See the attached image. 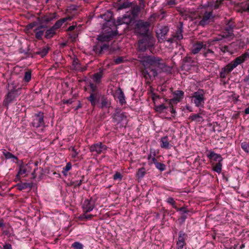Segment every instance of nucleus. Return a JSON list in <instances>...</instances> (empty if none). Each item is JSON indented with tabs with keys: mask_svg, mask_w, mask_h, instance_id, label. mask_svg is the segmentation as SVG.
<instances>
[{
	"mask_svg": "<svg viewBox=\"0 0 249 249\" xmlns=\"http://www.w3.org/2000/svg\"><path fill=\"white\" fill-rule=\"evenodd\" d=\"M138 58L144 67L142 70V73L148 85L151 84V82L155 79L159 73L166 72L169 70V67L160 57L151 55L139 56Z\"/></svg>",
	"mask_w": 249,
	"mask_h": 249,
	"instance_id": "1",
	"label": "nucleus"
},
{
	"mask_svg": "<svg viewBox=\"0 0 249 249\" xmlns=\"http://www.w3.org/2000/svg\"><path fill=\"white\" fill-rule=\"evenodd\" d=\"M11 84L13 86L12 89H8V92L5 95L2 102V106L7 108H8L9 104L16 101L21 93V88L14 85L13 83Z\"/></svg>",
	"mask_w": 249,
	"mask_h": 249,
	"instance_id": "2",
	"label": "nucleus"
},
{
	"mask_svg": "<svg viewBox=\"0 0 249 249\" xmlns=\"http://www.w3.org/2000/svg\"><path fill=\"white\" fill-rule=\"evenodd\" d=\"M151 23L149 21H145L142 19L135 21L133 32L137 36L146 35L149 33V27Z\"/></svg>",
	"mask_w": 249,
	"mask_h": 249,
	"instance_id": "3",
	"label": "nucleus"
},
{
	"mask_svg": "<svg viewBox=\"0 0 249 249\" xmlns=\"http://www.w3.org/2000/svg\"><path fill=\"white\" fill-rule=\"evenodd\" d=\"M141 36L142 38L138 41V47L140 51L144 52L148 48L152 47L154 45L155 39L150 33Z\"/></svg>",
	"mask_w": 249,
	"mask_h": 249,
	"instance_id": "4",
	"label": "nucleus"
},
{
	"mask_svg": "<svg viewBox=\"0 0 249 249\" xmlns=\"http://www.w3.org/2000/svg\"><path fill=\"white\" fill-rule=\"evenodd\" d=\"M58 15L56 12L53 13H49L42 17H38L37 18V21H38V24H39V25L37 28L34 30V31L36 32L37 30L40 31V29L46 28L47 26L43 24H47L53 19L58 18Z\"/></svg>",
	"mask_w": 249,
	"mask_h": 249,
	"instance_id": "5",
	"label": "nucleus"
},
{
	"mask_svg": "<svg viewBox=\"0 0 249 249\" xmlns=\"http://www.w3.org/2000/svg\"><path fill=\"white\" fill-rule=\"evenodd\" d=\"M205 91L203 89H199L192 94V100L197 107H203L205 101Z\"/></svg>",
	"mask_w": 249,
	"mask_h": 249,
	"instance_id": "6",
	"label": "nucleus"
},
{
	"mask_svg": "<svg viewBox=\"0 0 249 249\" xmlns=\"http://www.w3.org/2000/svg\"><path fill=\"white\" fill-rule=\"evenodd\" d=\"M44 113L42 111H38L37 113H35L32 125L33 127L38 128L41 126L45 125L44 121Z\"/></svg>",
	"mask_w": 249,
	"mask_h": 249,
	"instance_id": "7",
	"label": "nucleus"
},
{
	"mask_svg": "<svg viewBox=\"0 0 249 249\" xmlns=\"http://www.w3.org/2000/svg\"><path fill=\"white\" fill-rule=\"evenodd\" d=\"M118 32L117 31L110 30L107 33H103L98 36L97 39L101 42H108L117 36Z\"/></svg>",
	"mask_w": 249,
	"mask_h": 249,
	"instance_id": "8",
	"label": "nucleus"
},
{
	"mask_svg": "<svg viewBox=\"0 0 249 249\" xmlns=\"http://www.w3.org/2000/svg\"><path fill=\"white\" fill-rule=\"evenodd\" d=\"M248 58H249V50L243 53L241 55L237 57L234 60L230 63L234 68H236L238 65L244 62Z\"/></svg>",
	"mask_w": 249,
	"mask_h": 249,
	"instance_id": "9",
	"label": "nucleus"
},
{
	"mask_svg": "<svg viewBox=\"0 0 249 249\" xmlns=\"http://www.w3.org/2000/svg\"><path fill=\"white\" fill-rule=\"evenodd\" d=\"M174 97L171 99H164L166 102H170L171 104H177L180 102L184 97V93L182 90H177L173 93Z\"/></svg>",
	"mask_w": 249,
	"mask_h": 249,
	"instance_id": "10",
	"label": "nucleus"
},
{
	"mask_svg": "<svg viewBox=\"0 0 249 249\" xmlns=\"http://www.w3.org/2000/svg\"><path fill=\"white\" fill-rule=\"evenodd\" d=\"M195 64L196 61L195 58L190 56L187 55L182 60V69L190 70L191 67L195 66Z\"/></svg>",
	"mask_w": 249,
	"mask_h": 249,
	"instance_id": "11",
	"label": "nucleus"
},
{
	"mask_svg": "<svg viewBox=\"0 0 249 249\" xmlns=\"http://www.w3.org/2000/svg\"><path fill=\"white\" fill-rule=\"evenodd\" d=\"M107 146L103 144L101 142L92 144L89 147L90 152H95L97 154H100L103 151L107 149Z\"/></svg>",
	"mask_w": 249,
	"mask_h": 249,
	"instance_id": "12",
	"label": "nucleus"
},
{
	"mask_svg": "<svg viewBox=\"0 0 249 249\" xmlns=\"http://www.w3.org/2000/svg\"><path fill=\"white\" fill-rule=\"evenodd\" d=\"M95 201L96 200L92 197L90 199H86L83 206V212L85 213L91 212L95 207Z\"/></svg>",
	"mask_w": 249,
	"mask_h": 249,
	"instance_id": "13",
	"label": "nucleus"
},
{
	"mask_svg": "<svg viewBox=\"0 0 249 249\" xmlns=\"http://www.w3.org/2000/svg\"><path fill=\"white\" fill-rule=\"evenodd\" d=\"M98 107L102 109H104L106 108H108L107 112L109 113V109L110 107H111V103L110 100L109 99L106 95H102L101 97Z\"/></svg>",
	"mask_w": 249,
	"mask_h": 249,
	"instance_id": "14",
	"label": "nucleus"
},
{
	"mask_svg": "<svg viewBox=\"0 0 249 249\" xmlns=\"http://www.w3.org/2000/svg\"><path fill=\"white\" fill-rule=\"evenodd\" d=\"M213 11L205 12L202 18L199 22V25L204 27L206 25L208 24L211 21V20H213L214 17V16L213 15Z\"/></svg>",
	"mask_w": 249,
	"mask_h": 249,
	"instance_id": "15",
	"label": "nucleus"
},
{
	"mask_svg": "<svg viewBox=\"0 0 249 249\" xmlns=\"http://www.w3.org/2000/svg\"><path fill=\"white\" fill-rule=\"evenodd\" d=\"M102 96L100 93H90L87 100L90 102L91 106L95 107L99 103Z\"/></svg>",
	"mask_w": 249,
	"mask_h": 249,
	"instance_id": "16",
	"label": "nucleus"
},
{
	"mask_svg": "<svg viewBox=\"0 0 249 249\" xmlns=\"http://www.w3.org/2000/svg\"><path fill=\"white\" fill-rule=\"evenodd\" d=\"M141 8L139 5L136 4L133 6H131L130 10L131 15H129L127 16L128 18L129 19V22H131L138 17Z\"/></svg>",
	"mask_w": 249,
	"mask_h": 249,
	"instance_id": "17",
	"label": "nucleus"
},
{
	"mask_svg": "<svg viewBox=\"0 0 249 249\" xmlns=\"http://www.w3.org/2000/svg\"><path fill=\"white\" fill-rule=\"evenodd\" d=\"M234 68L229 63L225 67L221 69L219 72V77L221 79H225L227 75L231 72Z\"/></svg>",
	"mask_w": 249,
	"mask_h": 249,
	"instance_id": "18",
	"label": "nucleus"
},
{
	"mask_svg": "<svg viewBox=\"0 0 249 249\" xmlns=\"http://www.w3.org/2000/svg\"><path fill=\"white\" fill-rule=\"evenodd\" d=\"M207 157L210 160L212 164L214 163V162H222L223 160V158L220 154L215 153L214 151L212 150L210 151L207 154Z\"/></svg>",
	"mask_w": 249,
	"mask_h": 249,
	"instance_id": "19",
	"label": "nucleus"
},
{
	"mask_svg": "<svg viewBox=\"0 0 249 249\" xmlns=\"http://www.w3.org/2000/svg\"><path fill=\"white\" fill-rule=\"evenodd\" d=\"M126 118L127 117L124 112L114 113L112 115V122L117 123V124L121 123L124 119L126 120Z\"/></svg>",
	"mask_w": 249,
	"mask_h": 249,
	"instance_id": "20",
	"label": "nucleus"
},
{
	"mask_svg": "<svg viewBox=\"0 0 249 249\" xmlns=\"http://www.w3.org/2000/svg\"><path fill=\"white\" fill-rule=\"evenodd\" d=\"M77 179H73L71 181V185L73 186L74 188L79 187L82 183H85L87 180H85L84 175H77Z\"/></svg>",
	"mask_w": 249,
	"mask_h": 249,
	"instance_id": "21",
	"label": "nucleus"
},
{
	"mask_svg": "<svg viewBox=\"0 0 249 249\" xmlns=\"http://www.w3.org/2000/svg\"><path fill=\"white\" fill-rule=\"evenodd\" d=\"M203 51V42L197 41L191 47V53L194 54L198 53L201 50Z\"/></svg>",
	"mask_w": 249,
	"mask_h": 249,
	"instance_id": "22",
	"label": "nucleus"
},
{
	"mask_svg": "<svg viewBox=\"0 0 249 249\" xmlns=\"http://www.w3.org/2000/svg\"><path fill=\"white\" fill-rule=\"evenodd\" d=\"M169 31V28L167 26H162L156 32L158 38L162 39V37L167 34Z\"/></svg>",
	"mask_w": 249,
	"mask_h": 249,
	"instance_id": "23",
	"label": "nucleus"
},
{
	"mask_svg": "<svg viewBox=\"0 0 249 249\" xmlns=\"http://www.w3.org/2000/svg\"><path fill=\"white\" fill-rule=\"evenodd\" d=\"M73 18L71 16H68L67 17L61 18L59 20H58L52 26L53 29H54L55 30H56L58 28H59L66 21L69 20L71 21L72 19Z\"/></svg>",
	"mask_w": 249,
	"mask_h": 249,
	"instance_id": "24",
	"label": "nucleus"
},
{
	"mask_svg": "<svg viewBox=\"0 0 249 249\" xmlns=\"http://www.w3.org/2000/svg\"><path fill=\"white\" fill-rule=\"evenodd\" d=\"M160 142V145L162 148L169 149L172 146V145L169 143L168 137L167 136L161 137Z\"/></svg>",
	"mask_w": 249,
	"mask_h": 249,
	"instance_id": "25",
	"label": "nucleus"
},
{
	"mask_svg": "<svg viewBox=\"0 0 249 249\" xmlns=\"http://www.w3.org/2000/svg\"><path fill=\"white\" fill-rule=\"evenodd\" d=\"M235 26V25L231 21H229L225 27V31L228 33V35H227L228 37H230L233 35V29Z\"/></svg>",
	"mask_w": 249,
	"mask_h": 249,
	"instance_id": "26",
	"label": "nucleus"
},
{
	"mask_svg": "<svg viewBox=\"0 0 249 249\" xmlns=\"http://www.w3.org/2000/svg\"><path fill=\"white\" fill-rule=\"evenodd\" d=\"M49 49L50 47L48 46H45L42 48H38L36 51H35V54H36V55H39L43 58L48 54Z\"/></svg>",
	"mask_w": 249,
	"mask_h": 249,
	"instance_id": "27",
	"label": "nucleus"
},
{
	"mask_svg": "<svg viewBox=\"0 0 249 249\" xmlns=\"http://www.w3.org/2000/svg\"><path fill=\"white\" fill-rule=\"evenodd\" d=\"M16 187L18 190L22 191L27 188L31 189L33 187V183L22 182L17 184Z\"/></svg>",
	"mask_w": 249,
	"mask_h": 249,
	"instance_id": "28",
	"label": "nucleus"
},
{
	"mask_svg": "<svg viewBox=\"0 0 249 249\" xmlns=\"http://www.w3.org/2000/svg\"><path fill=\"white\" fill-rule=\"evenodd\" d=\"M203 56L208 60H212L214 56V53L211 49H203Z\"/></svg>",
	"mask_w": 249,
	"mask_h": 249,
	"instance_id": "29",
	"label": "nucleus"
},
{
	"mask_svg": "<svg viewBox=\"0 0 249 249\" xmlns=\"http://www.w3.org/2000/svg\"><path fill=\"white\" fill-rule=\"evenodd\" d=\"M202 112L198 113L197 114H193L190 116L189 119L191 120V121H196L197 122H203L204 119L203 118Z\"/></svg>",
	"mask_w": 249,
	"mask_h": 249,
	"instance_id": "30",
	"label": "nucleus"
},
{
	"mask_svg": "<svg viewBox=\"0 0 249 249\" xmlns=\"http://www.w3.org/2000/svg\"><path fill=\"white\" fill-rule=\"evenodd\" d=\"M118 91L119 92L118 99L119 101V103H120V104L121 105H123L124 104L126 103L124 93L122 89L120 88H119Z\"/></svg>",
	"mask_w": 249,
	"mask_h": 249,
	"instance_id": "31",
	"label": "nucleus"
},
{
	"mask_svg": "<svg viewBox=\"0 0 249 249\" xmlns=\"http://www.w3.org/2000/svg\"><path fill=\"white\" fill-rule=\"evenodd\" d=\"M213 167V170L215 172L219 174L222 171V162H217L216 164L213 163L212 164Z\"/></svg>",
	"mask_w": 249,
	"mask_h": 249,
	"instance_id": "32",
	"label": "nucleus"
},
{
	"mask_svg": "<svg viewBox=\"0 0 249 249\" xmlns=\"http://www.w3.org/2000/svg\"><path fill=\"white\" fill-rule=\"evenodd\" d=\"M55 29H53L52 27L50 29L47 30L45 34V37L49 39L53 37V36L55 34Z\"/></svg>",
	"mask_w": 249,
	"mask_h": 249,
	"instance_id": "33",
	"label": "nucleus"
},
{
	"mask_svg": "<svg viewBox=\"0 0 249 249\" xmlns=\"http://www.w3.org/2000/svg\"><path fill=\"white\" fill-rule=\"evenodd\" d=\"M132 2L130 1H125L122 4H120L117 8V10H121L132 6Z\"/></svg>",
	"mask_w": 249,
	"mask_h": 249,
	"instance_id": "34",
	"label": "nucleus"
},
{
	"mask_svg": "<svg viewBox=\"0 0 249 249\" xmlns=\"http://www.w3.org/2000/svg\"><path fill=\"white\" fill-rule=\"evenodd\" d=\"M103 76V71L101 70L99 72H96L94 74L93 76V80L96 83H99Z\"/></svg>",
	"mask_w": 249,
	"mask_h": 249,
	"instance_id": "35",
	"label": "nucleus"
},
{
	"mask_svg": "<svg viewBox=\"0 0 249 249\" xmlns=\"http://www.w3.org/2000/svg\"><path fill=\"white\" fill-rule=\"evenodd\" d=\"M183 30L182 27H178L176 33V35L174 36V38H176L177 40H180L183 38L182 35Z\"/></svg>",
	"mask_w": 249,
	"mask_h": 249,
	"instance_id": "36",
	"label": "nucleus"
},
{
	"mask_svg": "<svg viewBox=\"0 0 249 249\" xmlns=\"http://www.w3.org/2000/svg\"><path fill=\"white\" fill-rule=\"evenodd\" d=\"M168 106H166L164 104L155 106V110L156 112L161 113L163 112L164 110L167 109Z\"/></svg>",
	"mask_w": 249,
	"mask_h": 249,
	"instance_id": "37",
	"label": "nucleus"
},
{
	"mask_svg": "<svg viewBox=\"0 0 249 249\" xmlns=\"http://www.w3.org/2000/svg\"><path fill=\"white\" fill-rule=\"evenodd\" d=\"M32 77V71L31 70H28L24 73V76L23 77V81L25 82H29Z\"/></svg>",
	"mask_w": 249,
	"mask_h": 249,
	"instance_id": "38",
	"label": "nucleus"
},
{
	"mask_svg": "<svg viewBox=\"0 0 249 249\" xmlns=\"http://www.w3.org/2000/svg\"><path fill=\"white\" fill-rule=\"evenodd\" d=\"M3 154L6 159H13L17 160H18V158H17V157L15 156L14 155H13L10 152L6 151V150H4V151H3Z\"/></svg>",
	"mask_w": 249,
	"mask_h": 249,
	"instance_id": "39",
	"label": "nucleus"
},
{
	"mask_svg": "<svg viewBox=\"0 0 249 249\" xmlns=\"http://www.w3.org/2000/svg\"><path fill=\"white\" fill-rule=\"evenodd\" d=\"M146 174L145 169L144 167L140 168L138 169L136 176L138 178H142Z\"/></svg>",
	"mask_w": 249,
	"mask_h": 249,
	"instance_id": "40",
	"label": "nucleus"
},
{
	"mask_svg": "<svg viewBox=\"0 0 249 249\" xmlns=\"http://www.w3.org/2000/svg\"><path fill=\"white\" fill-rule=\"evenodd\" d=\"M27 169L25 167V165H24L22 161H21V164L20 165L19 167V170H18V174H20V175L25 174L27 172Z\"/></svg>",
	"mask_w": 249,
	"mask_h": 249,
	"instance_id": "41",
	"label": "nucleus"
},
{
	"mask_svg": "<svg viewBox=\"0 0 249 249\" xmlns=\"http://www.w3.org/2000/svg\"><path fill=\"white\" fill-rule=\"evenodd\" d=\"M71 164L70 162H68L66 164V165L63 168L62 173L64 176H66L67 175V172L71 169Z\"/></svg>",
	"mask_w": 249,
	"mask_h": 249,
	"instance_id": "42",
	"label": "nucleus"
},
{
	"mask_svg": "<svg viewBox=\"0 0 249 249\" xmlns=\"http://www.w3.org/2000/svg\"><path fill=\"white\" fill-rule=\"evenodd\" d=\"M187 237V234H186L183 231H180L178 233V240H181V241H185V240Z\"/></svg>",
	"mask_w": 249,
	"mask_h": 249,
	"instance_id": "43",
	"label": "nucleus"
},
{
	"mask_svg": "<svg viewBox=\"0 0 249 249\" xmlns=\"http://www.w3.org/2000/svg\"><path fill=\"white\" fill-rule=\"evenodd\" d=\"M241 148L246 153H249V142H243L241 143Z\"/></svg>",
	"mask_w": 249,
	"mask_h": 249,
	"instance_id": "44",
	"label": "nucleus"
},
{
	"mask_svg": "<svg viewBox=\"0 0 249 249\" xmlns=\"http://www.w3.org/2000/svg\"><path fill=\"white\" fill-rule=\"evenodd\" d=\"M168 107H169L170 108V111L171 113L172 114V117L173 118H175V116H176V111L175 109L174 108V105H175V104H170V102H168Z\"/></svg>",
	"mask_w": 249,
	"mask_h": 249,
	"instance_id": "45",
	"label": "nucleus"
},
{
	"mask_svg": "<svg viewBox=\"0 0 249 249\" xmlns=\"http://www.w3.org/2000/svg\"><path fill=\"white\" fill-rule=\"evenodd\" d=\"M83 245L79 242H75L71 245V248L74 249H83Z\"/></svg>",
	"mask_w": 249,
	"mask_h": 249,
	"instance_id": "46",
	"label": "nucleus"
},
{
	"mask_svg": "<svg viewBox=\"0 0 249 249\" xmlns=\"http://www.w3.org/2000/svg\"><path fill=\"white\" fill-rule=\"evenodd\" d=\"M156 167L160 171H163L165 170L166 166L164 163L158 162L155 164Z\"/></svg>",
	"mask_w": 249,
	"mask_h": 249,
	"instance_id": "47",
	"label": "nucleus"
},
{
	"mask_svg": "<svg viewBox=\"0 0 249 249\" xmlns=\"http://www.w3.org/2000/svg\"><path fill=\"white\" fill-rule=\"evenodd\" d=\"M87 213H84L81 214L79 216V218L81 220H84V219H91L93 215L92 214H87Z\"/></svg>",
	"mask_w": 249,
	"mask_h": 249,
	"instance_id": "48",
	"label": "nucleus"
},
{
	"mask_svg": "<svg viewBox=\"0 0 249 249\" xmlns=\"http://www.w3.org/2000/svg\"><path fill=\"white\" fill-rule=\"evenodd\" d=\"M213 41V40L210 39L204 43L203 42V49H211L210 47L212 46V43Z\"/></svg>",
	"mask_w": 249,
	"mask_h": 249,
	"instance_id": "49",
	"label": "nucleus"
},
{
	"mask_svg": "<svg viewBox=\"0 0 249 249\" xmlns=\"http://www.w3.org/2000/svg\"><path fill=\"white\" fill-rule=\"evenodd\" d=\"M113 179L116 180H119V181L122 180L123 178V176L119 172H116L115 174L113 175Z\"/></svg>",
	"mask_w": 249,
	"mask_h": 249,
	"instance_id": "50",
	"label": "nucleus"
},
{
	"mask_svg": "<svg viewBox=\"0 0 249 249\" xmlns=\"http://www.w3.org/2000/svg\"><path fill=\"white\" fill-rule=\"evenodd\" d=\"M36 33L35 34V37L36 39L38 40H41L42 39V36L43 35L44 32L43 31H39L37 30L36 32H35Z\"/></svg>",
	"mask_w": 249,
	"mask_h": 249,
	"instance_id": "51",
	"label": "nucleus"
},
{
	"mask_svg": "<svg viewBox=\"0 0 249 249\" xmlns=\"http://www.w3.org/2000/svg\"><path fill=\"white\" fill-rule=\"evenodd\" d=\"M166 201L168 203L171 204L174 209H176L177 208V206L176 205V202L173 197H168Z\"/></svg>",
	"mask_w": 249,
	"mask_h": 249,
	"instance_id": "52",
	"label": "nucleus"
},
{
	"mask_svg": "<svg viewBox=\"0 0 249 249\" xmlns=\"http://www.w3.org/2000/svg\"><path fill=\"white\" fill-rule=\"evenodd\" d=\"M89 87L91 90V92L90 93H99L96 85L93 83H90Z\"/></svg>",
	"mask_w": 249,
	"mask_h": 249,
	"instance_id": "53",
	"label": "nucleus"
},
{
	"mask_svg": "<svg viewBox=\"0 0 249 249\" xmlns=\"http://www.w3.org/2000/svg\"><path fill=\"white\" fill-rule=\"evenodd\" d=\"M100 44L99 43H98L96 45L94 46L93 47V51L95 52L96 53H98L99 54H101L102 53V51H100Z\"/></svg>",
	"mask_w": 249,
	"mask_h": 249,
	"instance_id": "54",
	"label": "nucleus"
},
{
	"mask_svg": "<svg viewBox=\"0 0 249 249\" xmlns=\"http://www.w3.org/2000/svg\"><path fill=\"white\" fill-rule=\"evenodd\" d=\"M80 65V64L79 62L78 59L76 57H74L72 61V66H73V69H76Z\"/></svg>",
	"mask_w": 249,
	"mask_h": 249,
	"instance_id": "55",
	"label": "nucleus"
},
{
	"mask_svg": "<svg viewBox=\"0 0 249 249\" xmlns=\"http://www.w3.org/2000/svg\"><path fill=\"white\" fill-rule=\"evenodd\" d=\"M185 245H186L185 241L178 240L177 242V249H182Z\"/></svg>",
	"mask_w": 249,
	"mask_h": 249,
	"instance_id": "56",
	"label": "nucleus"
},
{
	"mask_svg": "<svg viewBox=\"0 0 249 249\" xmlns=\"http://www.w3.org/2000/svg\"><path fill=\"white\" fill-rule=\"evenodd\" d=\"M187 218V216L184 214H182L181 216L178 219V221L180 225L184 223Z\"/></svg>",
	"mask_w": 249,
	"mask_h": 249,
	"instance_id": "57",
	"label": "nucleus"
},
{
	"mask_svg": "<svg viewBox=\"0 0 249 249\" xmlns=\"http://www.w3.org/2000/svg\"><path fill=\"white\" fill-rule=\"evenodd\" d=\"M177 211H180L184 213H187L190 211L186 209L185 207H182L181 208H178L177 207V208L175 209Z\"/></svg>",
	"mask_w": 249,
	"mask_h": 249,
	"instance_id": "58",
	"label": "nucleus"
},
{
	"mask_svg": "<svg viewBox=\"0 0 249 249\" xmlns=\"http://www.w3.org/2000/svg\"><path fill=\"white\" fill-rule=\"evenodd\" d=\"M177 2L175 0H166V5H169L170 7L177 4Z\"/></svg>",
	"mask_w": 249,
	"mask_h": 249,
	"instance_id": "59",
	"label": "nucleus"
},
{
	"mask_svg": "<svg viewBox=\"0 0 249 249\" xmlns=\"http://www.w3.org/2000/svg\"><path fill=\"white\" fill-rule=\"evenodd\" d=\"M38 25V21H35L27 25V28L28 29H32L34 27Z\"/></svg>",
	"mask_w": 249,
	"mask_h": 249,
	"instance_id": "60",
	"label": "nucleus"
},
{
	"mask_svg": "<svg viewBox=\"0 0 249 249\" xmlns=\"http://www.w3.org/2000/svg\"><path fill=\"white\" fill-rule=\"evenodd\" d=\"M100 51L103 52L104 51L107 50L109 48V45L107 44H104L103 45H100Z\"/></svg>",
	"mask_w": 249,
	"mask_h": 249,
	"instance_id": "61",
	"label": "nucleus"
},
{
	"mask_svg": "<svg viewBox=\"0 0 249 249\" xmlns=\"http://www.w3.org/2000/svg\"><path fill=\"white\" fill-rule=\"evenodd\" d=\"M160 98V96L159 95H158L157 93H154V92L151 93V98L154 102H155V101L157 99H159Z\"/></svg>",
	"mask_w": 249,
	"mask_h": 249,
	"instance_id": "62",
	"label": "nucleus"
},
{
	"mask_svg": "<svg viewBox=\"0 0 249 249\" xmlns=\"http://www.w3.org/2000/svg\"><path fill=\"white\" fill-rule=\"evenodd\" d=\"M71 151L73 152L71 155L72 158H75L77 156L78 152L76 151V149L74 148V147H71Z\"/></svg>",
	"mask_w": 249,
	"mask_h": 249,
	"instance_id": "63",
	"label": "nucleus"
},
{
	"mask_svg": "<svg viewBox=\"0 0 249 249\" xmlns=\"http://www.w3.org/2000/svg\"><path fill=\"white\" fill-rule=\"evenodd\" d=\"M243 81L246 83L247 85H249V73L248 75L244 77Z\"/></svg>",
	"mask_w": 249,
	"mask_h": 249,
	"instance_id": "64",
	"label": "nucleus"
}]
</instances>
